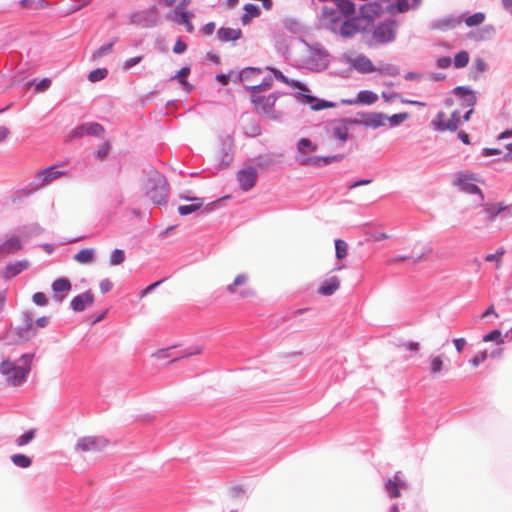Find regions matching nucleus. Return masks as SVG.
I'll return each mask as SVG.
<instances>
[{
    "instance_id": "64",
    "label": "nucleus",
    "mask_w": 512,
    "mask_h": 512,
    "mask_svg": "<svg viewBox=\"0 0 512 512\" xmlns=\"http://www.w3.org/2000/svg\"><path fill=\"white\" fill-rule=\"evenodd\" d=\"M456 350L460 353L462 352L464 346L466 345V340L464 338H457L453 340Z\"/></svg>"
},
{
    "instance_id": "6",
    "label": "nucleus",
    "mask_w": 512,
    "mask_h": 512,
    "mask_svg": "<svg viewBox=\"0 0 512 512\" xmlns=\"http://www.w3.org/2000/svg\"><path fill=\"white\" fill-rule=\"evenodd\" d=\"M108 444L109 441L102 436H85L77 440L75 451L97 453L103 451Z\"/></svg>"
},
{
    "instance_id": "15",
    "label": "nucleus",
    "mask_w": 512,
    "mask_h": 512,
    "mask_svg": "<svg viewBox=\"0 0 512 512\" xmlns=\"http://www.w3.org/2000/svg\"><path fill=\"white\" fill-rule=\"evenodd\" d=\"M264 77L260 84H253V89L267 90L271 87L274 79H279L284 83H288V79L280 72L270 66L264 67Z\"/></svg>"
},
{
    "instance_id": "40",
    "label": "nucleus",
    "mask_w": 512,
    "mask_h": 512,
    "mask_svg": "<svg viewBox=\"0 0 512 512\" xmlns=\"http://www.w3.org/2000/svg\"><path fill=\"white\" fill-rule=\"evenodd\" d=\"M505 252L506 251L503 247H499L495 253L487 254L485 256V260L487 262H494L496 269H499L502 265V259Z\"/></svg>"
},
{
    "instance_id": "1",
    "label": "nucleus",
    "mask_w": 512,
    "mask_h": 512,
    "mask_svg": "<svg viewBox=\"0 0 512 512\" xmlns=\"http://www.w3.org/2000/svg\"><path fill=\"white\" fill-rule=\"evenodd\" d=\"M143 194L155 205H164L167 202L169 186L166 178L158 171L149 170L142 180Z\"/></svg>"
},
{
    "instance_id": "14",
    "label": "nucleus",
    "mask_w": 512,
    "mask_h": 512,
    "mask_svg": "<svg viewBox=\"0 0 512 512\" xmlns=\"http://www.w3.org/2000/svg\"><path fill=\"white\" fill-rule=\"evenodd\" d=\"M257 178V170L252 166H247L237 173V180L243 191L251 190L255 186Z\"/></svg>"
},
{
    "instance_id": "46",
    "label": "nucleus",
    "mask_w": 512,
    "mask_h": 512,
    "mask_svg": "<svg viewBox=\"0 0 512 512\" xmlns=\"http://www.w3.org/2000/svg\"><path fill=\"white\" fill-rule=\"evenodd\" d=\"M348 245L341 239L335 240L336 257L338 260H342L347 256Z\"/></svg>"
},
{
    "instance_id": "39",
    "label": "nucleus",
    "mask_w": 512,
    "mask_h": 512,
    "mask_svg": "<svg viewBox=\"0 0 512 512\" xmlns=\"http://www.w3.org/2000/svg\"><path fill=\"white\" fill-rule=\"evenodd\" d=\"M420 2L421 0H397L394 7L398 12L403 13L418 7Z\"/></svg>"
},
{
    "instance_id": "45",
    "label": "nucleus",
    "mask_w": 512,
    "mask_h": 512,
    "mask_svg": "<svg viewBox=\"0 0 512 512\" xmlns=\"http://www.w3.org/2000/svg\"><path fill=\"white\" fill-rule=\"evenodd\" d=\"M504 210V207L497 205H486L483 209V213L489 220H494L497 215Z\"/></svg>"
},
{
    "instance_id": "29",
    "label": "nucleus",
    "mask_w": 512,
    "mask_h": 512,
    "mask_svg": "<svg viewBox=\"0 0 512 512\" xmlns=\"http://www.w3.org/2000/svg\"><path fill=\"white\" fill-rule=\"evenodd\" d=\"M217 36L223 42L236 41L242 36V31L240 29L221 27L217 31Z\"/></svg>"
},
{
    "instance_id": "23",
    "label": "nucleus",
    "mask_w": 512,
    "mask_h": 512,
    "mask_svg": "<svg viewBox=\"0 0 512 512\" xmlns=\"http://www.w3.org/2000/svg\"><path fill=\"white\" fill-rule=\"evenodd\" d=\"M454 94L461 98V105L463 107L473 108L476 104V96L474 92L465 86H458L453 90Z\"/></svg>"
},
{
    "instance_id": "30",
    "label": "nucleus",
    "mask_w": 512,
    "mask_h": 512,
    "mask_svg": "<svg viewBox=\"0 0 512 512\" xmlns=\"http://www.w3.org/2000/svg\"><path fill=\"white\" fill-rule=\"evenodd\" d=\"M469 54L466 51L458 52L454 58L451 56L439 57L436 64H468Z\"/></svg>"
},
{
    "instance_id": "33",
    "label": "nucleus",
    "mask_w": 512,
    "mask_h": 512,
    "mask_svg": "<svg viewBox=\"0 0 512 512\" xmlns=\"http://www.w3.org/2000/svg\"><path fill=\"white\" fill-rule=\"evenodd\" d=\"M73 259L80 264H91L95 260V250L93 248H85L76 253Z\"/></svg>"
},
{
    "instance_id": "57",
    "label": "nucleus",
    "mask_w": 512,
    "mask_h": 512,
    "mask_svg": "<svg viewBox=\"0 0 512 512\" xmlns=\"http://www.w3.org/2000/svg\"><path fill=\"white\" fill-rule=\"evenodd\" d=\"M362 12L365 16H369L370 13L377 14L379 12V6L376 3H368L362 7Z\"/></svg>"
},
{
    "instance_id": "17",
    "label": "nucleus",
    "mask_w": 512,
    "mask_h": 512,
    "mask_svg": "<svg viewBox=\"0 0 512 512\" xmlns=\"http://www.w3.org/2000/svg\"><path fill=\"white\" fill-rule=\"evenodd\" d=\"M378 101V95L370 90L360 91L354 99H342L344 105H372Z\"/></svg>"
},
{
    "instance_id": "2",
    "label": "nucleus",
    "mask_w": 512,
    "mask_h": 512,
    "mask_svg": "<svg viewBox=\"0 0 512 512\" xmlns=\"http://www.w3.org/2000/svg\"><path fill=\"white\" fill-rule=\"evenodd\" d=\"M33 357L34 354L26 353L21 355L17 361L4 360L0 365V372L10 385L19 386L28 377Z\"/></svg>"
},
{
    "instance_id": "35",
    "label": "nucleus",
    "mask_w": 512,
    "mask_h": 512,
    "mask_svg": "<svg viewBox=\"0 0 512 512\" xmlns=\"http://www.w3.org/2000/svg\"><path fill=\"white\" fill-rule=\"evenodd\" d=\"M243 9L244 13L241 17L243 25H247L253 18L258 17L260 15L259 7L252 3L245 4Z\"/></svg>"
},
{
    "instance_id": "36",
    "label": "nucleus",
    "mask_w": 512,
    "mask_h": 512,
    "mask_svg": "<svg viewBox=\"0 0 512 512\" xmlns=\"http://www.w3.org/2000/svg\"><path fill=\"white\" fill-rule=\"evenodd\" d=\"M343 158L342 155H333L328 157H321V156H311L309 165L315 166V167H321L327 164H330L332 162H338Z\"/></svg>"
},
{
    "instance_id": "22",
    "label": "nucleus",
    "mask_w": 512,
    "mask_h": 512,
    "mask_svg": "<svg viewBox=\"0 0 512 512\" xmlns=\"http://www.w3.org/2000/svg\"><path fill=\"white\" fill-rule=\"evenodd\" d=\"M354 72H358L359 74L373 73L376 72V66H346L335 71L334 74L344 79H348L353 77Z\"/></svg>"
},
{
    "instance_id": "50",
    "label": "nucleus",
    "mask_w": 512,
    "mask_h": 512,
    "mask_svg": "<svg viewBox=\"0 0 512 512\" xmlns=\"http://www.w3.org/2000/svg\"><path fill=\"white\" fill-rule=\"evenodd\" d=\"M29 85H35V89L37 92H45L51 86V79L43 78L40 81L33 80L29 83Z\"/></svg>"
},
{
    "instance_id": "56",
    "label": "nucleus",
    "mask_w": 512,
    "mask_h": 512,
    "mask_svg": "<svg viewBox=\"0 0 512 512\" xmlns=\"http://www.w3.org/2000/svg\"><path fill=\"white\" fill-rule=\"evenodd\" d=\"M376 71L384 76H395L399 73L396 66H380Z\"/></svg>"
},
{
    "instance_id": "63",
    "label": "nucleus",
    "mask_w": 512,
    "mask_h": 512,
    "mask_svg": "<svg viewBox=\"0 0 512 512\" xmlns=\"http://www.w3.org/2000/svg\"><path fill=\"white\" fill-rule=\"evenodd\" d=\"M186 48V44L183 41L178 40L173 47V51L177 54H180L183 53L186 50Z\"/></svg>"
},
{
    "instance_id": "26",
    "label": "nucleus",
    "mask_w": 512,
    "mask_h": 512,
    "mask_svg": "<svg viewBox=\"0 0 512 512\" xmlns=\"http://www.w3.org/2000/svg\"><path fill=\"white\" fill-rule=\"evenodd\" d=\"M309 52H310V58L314 62H322V64H327L329 62V54L327 50L320 44L314 43L311 45H307Z\"/></svg>"
},
{
    "instance_id": "13",
    "label": "nucleus",
    "mask_w": 512,
    "mask_h": 512,
    "mask_svg": "<svg viewBox=\"0 0 512 512\" xmlns=\"http://www.w3.org/2000/svg\"><path fill=\"white\" fill-rule=\"evenodd\" d=\"M103 132L104 128L101 124L96 122H87L75 127L71 131L69 138L72 140L75 138H81L86 135L100 136Z\"/></svg>"
},
{
    "instance_id": "5",
    "label": "nucleus",
    "mask_w": 512,
    "mask_h": 512,
    "mask_svg": "<svg viewBox=\"0 0 512 512\" xmlns=\"http://www.w3.org/2000/svg\"><path fill=\"white\" fill-rule=\"evenodd\" d=\"M129 22L145 28L155 27L159 22V15L156 6L131 13L129 16Z\"/></svg>"
},
{
    "instance_id": "44",
    "label": "nucleus",
    "mask_w": 512,
    "mask_h": 512,
    "mask_svg": "<svg viewBox=\"0 0 512 512\" xmlns=\"http://www.w3.org/2000/svg\"><path fill=\"white\" fill-rule=\"evenodd\" d=\"M297 149L299 153H306L307 151L314 152L317 149V146L312 143L307 138H301L297 144Z\"/></svg>"
},
{
    "instance_id": "51",
    "label": "nucleus",
    "mask_w": 512,
    "mask_h": 512,
    "mask_svg": "<svg viewBox=\"0 0 512 512\" xmlns=\"http://www.w3.org/2000/svg\"><path fill=\"white\" fill-rule=\"evenodd\" d=\"M34 437H35V431L28 430L16 439V444L18 446L27 445L29 442H31L34 439Z\"/></svg>"
},
{
    "instance_id": "11",
    "label": "nucleus",
    "mask_w": 512,
    "mask_h": 512,
    "mask_svg": "<svg viewBox=\"0 0 512 512\" xmlns=\"http://www.w3.org/2000/svg\"><path fill=\"white\" fill-rule=\"evenodd\" d=\"M432 123L435 129L439 131H456L462 124L460 112L454 111L449 119L446 118V114L444 112H439Z\"/></svg>"
},
{
    "instance_id": "12",
    "label": "nucleus",
    "mask_w": 512,
    "mask_h": 512,
    "mask_svg": "<svg viewBox=\"0 0 512 512\" xmlns=\"http://www.w3.org/2000/svg\"><path fill=\"white\" fill-rule=\"evenodd\" d=\"M64 175L62 171L57 170L56 166L48 167L37 173L34 182L30 184L31 189L28 194L39 190L46 184L50 183L52 180H55Z\"/></svg>"
},
{
    "instance_id": "58",
    "label": "nucleus",
    "mask_w": 512,
    "mask_h": 512,
    "mask_svg": "<svg viewBox=\"0 0 512 512\" xmlns=\"http://www.w3.org/2000/svg\"><path fill=\"white\" fill-rule=\"evenodd\" d=\"M488 357V353L486 351H483V352H479L477 355H475L470 363L474 366V367H477L478 365H480L482 362H484Z\"/></svg>"
},
{
    "instance_id": "55",
    "label": "nucleus",
    "mask_w": 512,
    "mask_h": 512,
    "mask_svg": "<svg viewBox=\"0 0 512 512\" xmlns=\"http://www.w3.org/2000/svg\"><path fill=\"white\" fill-rule=\"evenodd\" d=\"M237 75L236 73H234L233 71L229 72L228 74H218L216 76V79L221 82L223 85H226L229 81H233V82H240L238 79H237Z\"/></svg>"
},
{
    "instance_id": "9",
    "label": "nucleus",
    "mask_w": 512,
    "mask_h": 512,
    "mask_svg": "<svg viewBox=\"0 0 512 512\" xmlns=\"http://www.w3.org/2000/svg\"><path fill=\"white\" fill-rule=\"evenodd\" d=\"M475 180L474 175L470 172H459L454 176L453 185L458 187L461 191L468 194H478L480 200H483V195L480 188L473 183Z\"/></svg>"
},
{
    "instance_id": "21",
    "label": "nucleus",
    "mask_w": 512,
    "mask_h": 512,
    "mask_svg": "<svg viewBox=\"0 0 512 512\" xmlns=\"http://www.w3.org/2000/svg\"><path fill=\"white\" fill-rule=\"evenodd\" d=\"M94 302V295L91 291H86L84 293H81L77 296H75L71 300V308L75 312H81L83 311L87 306L92 305Z\"/></svg>"
},
{
    "instance_id": "60",
    "label": "nucleus",
    "mask_w": 512,
    "mask_h": 512,
    "mask_svg": "<svg viewBox=\"0 0 512 512\" xmlns=\"http://www.w3.org/2000/svg\"><path fill=\"white\" fill-rule=\"evenodd\" d=\"M163 282V280H159L155 283H152L151 285L147 286L145 289H143L140 293V297L143 298L145 297L147 294L151 293L157 286H159L161 283Z\"/></svg>"
},
{
    "instance_id": "62",
    "label": "nucleus",
    "mask_w": 512,
    "mask_h": 512,
    "mask_svg": "<svg viewBox=\"0 0 512 512\" xmlns=\"http://www.w3.org/2000/svg\"><path fill=\"white\" fill-rule=\"evenodd\" d=\"M258 166L266 167L271 164V160L268 156H259L255 159Z\"/></svg>"
},
{
    "instance_id": "48",
    "label": "nucleus",
    "mask_w": 512,
    "mask_h": 512,
    "mask_svg": "<svg viewBox=\"0 0 512 512\" xmlns=\"http://www.w3.org/2000/svg\"><path fill=\"white\" fill-rule=\"evenodd\" d=\"M107 74L108 71L106 68H97L88 74V79L91 82H98L100 80H103L107 76Z\"/></svg>"
},
{
    "instance_id": "32",
    "label": "nucleus",
    "mask_w": 512,
    "mask_h": 512,
    "mask_svg": "<svg viewBox=\"0 0 512 512\" xmlns=\"http://www.w3.org/2000/svg\"><path fill=\"white\" fill-rule=\"evenodd\" d=\"M29 263L26 260L17 261L6 266L4 277L7 279L13 278L28 267Z\"/></svg>"
},
{
    "instance_id": "54",
    "label": "nucleus",
    "mask_w": 512,
    "mask_h": 512,
    "mask_svg": "<svg viewBox=\"0 0 512 512\" xmlns=\"http://www.w3.org/2000/svg\"><path fill=\"white\" fill-rule=\"evenodd\" d=\"M203 351V347L202 346H193V347H190V348H187L183 354H181L180 356H177L175 357L172 362L180 359V358H184V357H188V356H192V355H198V354H201Z\"/></svg>"
},
{
    "instance_id": "49",
    "label": "nucleus",
    "mask_w": 512,
    "mask_h": 512,
    "mask_svg": "<svg viewBox=\"0 0 512 512\" xmlns=\"http://www.w3.org/2000/svg\"><path fill=\"white\" fill-rule=\"evenodd\" d=\"M125 260V253L121 249H115L110 255V265L116 266L123 263Z\"/></svg>"
},
{
    "instance_id": "47",
    "label": "nucleus",
    "mask_w": 512,
    "mask_h": 512,
    "mask_svg": "<svg viewBox=\"0 0 512 512\" xmlns=\"http://www.w3.org/2000/svg\"><path fill=\"white\" fill-rule=\"evenodd\" d=\"M408 118L407 113H398L392 116L387 115V125L390 127H397Z\"/></svg>"
},
{
    "instance_id": "59",
    "label": "nucleus",
    "mask_w": 512,
    "mask_h": 512,
    "mask_svg": "<svg viewBox=\"0 0 512 512\" xmlns=\"http://www.w3.org/2000/svg\"><path fill=\"white\" fill-rule=\"evenodd\" d=\"M33 302L38 306H45L47 304V298L44 293L37 292L33 295Z\"/></svg>"
},
{
    "instance_id": "10",
    "label": "nucleus",
    "mask_w": 512,
    "mask_h": 512,
    "mask_svg": "<svg viewBox=\"0 0 512 512\" xmlns=\"http://www.w3.org/2000/svg\"><path fill=\"white\" fill-rule=\"evenodd\" d=\"M396 22L387 20L379 23L373 31V39L377 43H387L395 38Z\"/></svg>"
},
{
    "instance_id": "25",
    "label": "nucleus",
    "mask_w": 512,
    "mask_h": 512,
    "mask_svg": "<svg viewBox=\"0 0 512 512\" xmlns=\"http://www.w3.org/2000/svg\"><path fill=\"white\" fill-rule=\"evenodd\" d=\"M300 98L307 104L310 105L311 109L314 111L323 110L326 108H334L336 106L335 103L329 102L326 100L318 99L315 96L307 95V94H301Z\"/></svg>"
},
{
    "instance_id": "16",
    "label": "nucleus",
    "mask_w": 512,
    "mask_h": 512,
    "mask_svg": "<svg viewBox=\"0 0 512 512\" xmlns=\"http://www.w3.org/2000/svg\"><path fill=\"white\" fill-rule=\"evenodd\" d=\"M17 335L22 340H29L36 335V329L34 327L33 314L25 312L23 314V323L17 327Z\"/></svg>"
},
{
    "instance_id": "28",
    "label": "nucleus",
    "mask_w": 512,
    "mask_h": 512,
    "mask_svg": "<svg viewBox=\"0 0 512 512\" xmlns=\"http://www.w3.org/2000/svg\"><path fill=\"white\" fill-rule=\"evenodd\" d=\"M340 287V280L336 276H332L326 279L319 287L318 292L324 296H330L334 294Z\"/></svg>"
},
{
    "instance_id": "41",
    "label": "nucleus",
    "mask_w": 512,
    "mask_h": 512,
    "mask_svg": "<svg viewBox=\"0 0 512 512\" xmlns=\"http://www.w3.org/2000/svg\"><path fill=\"white\" fill-rule=\"evenodd\" d=\"M11 461L14 465L21 468H28L32 464V460L24 454H14L11 456Z\"/></svg>"
},
{
    "instance_id": "43",
    "label": "nucleus",
    "mask_w": 512,
    "mask_h": 512,
    "mask_svg": "<svg viewBox=\"0 0 512 512\" xmlns=\"http://www.w3.org/2000/svg\"><path fill=\"white\" fill-rule=\"evenodd\" d=\"M248 282V275L247 274H239L236 276L232 284H229L226 287V290L229 293H235L236 287L245 285Z\"/></svg>"
},
{
    "instance_id": "52",
    "label": "nucleus",
    "mask_w": 512,
    "mask_h": 512,
    "mask_svg": "<svg viewBox=\"0 0 512 512\" xmlns=\"http://www.w3.org/2000/svg\"><path fill=\"white\" fill-rule=\"evenodd\" d=\"M443 361L440 356L430 357V371L431 373H438L442 370Z\"/></svg>"
},
{
    "instance_id": "37",
    "label": "nucleus",
    "mask_w": 512,
    "mask_h": 512,
    "mask_svg": "<svg viewBox=\"0 0 512 512\" xmlns=\"http://www.w3.org/2000/svg\"><path fill=\"white\" fill-rule=\"evenodd\" d=\"M190 74L189 66H183V68L177 72L172 79H177L178 82L182 85L183 89L189 93L192 90V86L186 81L187 76Z\"/></svg>"
},
{
    "instance_id": "4",
    "label": "nucleus",
    "mask_w": 512,
    "mask_h": 512,
    "mask_svg": "<svg viewBox=\"0 0 512 512\" xmlns=\"http://www.w3.org/2000/svg\"><path fill=\"white\" fill-rule=\"evenodd\" d=\"M352 125L378 129L387 126V115L382 112H360L351 120Z\"/></svg>"
},
{
    "instance_id": "20",
    "label": "nucleus",
    "mask_w": 512,
    "mask_h": 512,
    "mask_svg": "<svg viewBox=\"0 0 512 512\" xmlns=\"http://www.w3.org/2000/svg\"><path fill=\"white\" fill-rule=\"evenodd\" d=\"M462 21H463L462 16H459V17L447 16L445 18L432 21L430 23V28L445 31V30L455 28L457 25L461 24Z\"/></svg>"
},
{
    "instance_id": "27",
    "label": "nucleus",
    "mask_w": 512,
    "mask_h": 512,
    "mask_svg": "<svg viewBox=\"0 0 512 512\" xmlns=\"http://www.w3.org/2000/svg\"><path fill=\"white\" fill-rule=\"evenodd\" d=\"M406 484L400 478V473H396L393 479H389L385 484V490L392 498L400 497L399 488H405Z\"/></svg>"
},
{
    "instance_id": "61",
    "label": "nucleus",
    "mask_w": 512,
    "mask_h": 512,
    "mask_svg": "<svg viewBox=\"0 0 512 512\" xmlns=\"http://www.w3.org/2000/svg\"><path fill=\"white\" fill-rule=\"evenodd\" d=\"M100 290L102 293H106L108 291H110L113 287V284L112 282L109 280V279H103L101 282H100Z\"/></svg>"
},
{
    "instance_id": "19",
    "label": "nucleus",
    "mask_w": 512,
    "mask_h": 512,
    "mask_svg": "<svg viewBox=\"0 0 512 512\" xmlns=\"http://www.w3.org/2000/svg\"><path fill=\"white\" fill-rule=\"evenodd\" d=\"M336 23L337 24L335 25L337 27V30L334 32L339 33L341 36L346 38L353 36L359 30L354 19L350 20L341 18V20H336Z\"/></svg>"
},
{
    "instance_id": "38",
    "label": "nucleus",
    "mask_w": 512,
    "mask_h": 512,
    "mask_svg": "<svg viewBox=\"0 0 512 512\" xmlns=\"http://www.w3.org/2000/svg\"><path fill=\"white\" fill-rule=\"evenodd\" d=\"M117 42V38H114L113 40L104 43L102 46H100L94 53H93V60L97 61L101 57L108 55L112 52L114 44Z\"/></svg>"
},
{
    "instance_id": "34",
    "label": "nucleus",
    "mask_w": 512,
    "mask_h": 512,
    "mask_svg": "<svg viewBox=\"0 0 512 512\" xmlns=\"http://www.w3.org/2000/svg\"><path fill=\"white\" fill-rule=\"evenodd\" d=\"M19 249H21V242L16 236H13L0 244V254H10L18 251Z\"/></svg>"
},
{
    "instance_id": "8",
    "label": "nucleus",
    "mask_w": 512,
    "mask_h": 512,
    "mask_svg": "<svg viewBox=\"0 0 512 512\" xmlns=\"http://www.w3.org/2000/svg\"><path fill=\"white\" fill-rule=\"evenodd\" d=\"M264 68L247 66L237 75V79L242 82L245 87L254 92H261L262 90L253 89V84H260L264 77Z\"/></svg>"
},
{
    "instance_id": "53",
    "label": "nucleus",
    "mask_w": 512,
    "mask_h": 512,
    "mask_svg": "<svg viewBox=\"0 0 512 512\" xmlns=\"http://www.w3.org/2000/svg\"><path fill=\"white\" fill-rule=\"evenodd\" d=\"M484 342H492L495 341L496 343L500 344L503 342L502 334L500 330H493L490 333L486 334L483 337Z\"/></svg>"
},
{
    "instance_id": "7",
    "label": "nucleus",
    "mask_w": 512,
    "mask_h": 512,
    "mask_svg": "<svg viewBox=\"0 0 512 512\" xmlns=\"http://www.w3.org/2000/svg\"><path fill=\"white\" fill-rule=\"evenodd\" d=\"M186 6L187 1L181 0V2L173 10L166 14V19L179 25H183L188 33H192L194 27L190 19L193 14L186 10Z\"/></svg>"
},
{
    "instance_id": "18",
    "label": "nucleus",
    "mask_w": 512,
    "mask_h": 512,
    "mask_svg": "<svg viewBox=\"0 0 512 512\" xmlns=\"http://www.w3.org/2000/svg\"><path fill=\"white\" fill-rule=\"evenodd\" d=\"M52 290L54 300L62 303L71 290V282L67 278H59L53 282Z\"/></svg>"
},
{
    "instance_id": "31",
    "label": "nucleus",
    "mask_w": 512,
    "mask_h": 512,
    "mask_svg": "<svg viewBox=\"0 0 512 512\" xmlns=\"http://www.w3.org/2000/svg\"><path fill=\"white\" fill-rule=\"evenodd\" d=\"M181 198L186 199V200H190V201L193 202L192 204L181 205V206L178 207V212L181 215L191 214V213L199 210L202 207V205H203V199L202 198H198V197L189 198V197H184V196H182Z\"/></svg>"
},
{
    "instance_id": "42",
    "label": "nucleus",
    "mask_w": 512,
    "mask_h": 512,
    "mask_svg": "<svg viewBox=\"0 0 512 512\" xmlns=\"http://www.w3.org/2000/svg\"><path fill=\"white\" fill-rule=\"evenodd\" d=\"M485 20V14L482 12L474 13L464 19L465 24L468 27L478 26L482 24Z\"/></svg>"
},
{
    "instance_id": "24",
    "label": "nucleus",
    "mask_w": 512,
    "mask_h": 512,
    "mask_svg": "<svg viewBox=\"0 0 512 512\" xmlns=\"http://www.w3.org/2000/svg\"><path fill=\"white\" fill-rule=\"evenodd\" d=\"M351 120L352 118H346L334 123L332 135L341 142H346L349 136V125L352 124Z\"/></svg>"
},
{
    "instance_id": "3",
    "label": "nucleus",
    "mask_w": 512,
    "mask_h": 512,
    "mask_svg": "<svg viewBox=\"0 0 512 512\" xmlns=\"http://www.w3.org/2000/svg\"><path fill=\"white\" fill-rule=\"evenodd\" d=\"M354 10V4L350 0H336L332 7H323L322 23L329 26L332 31H336V20H341V18L353 14Z\"/></svg>"
}]
</instances>
